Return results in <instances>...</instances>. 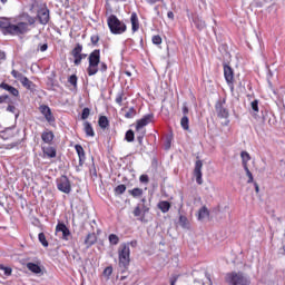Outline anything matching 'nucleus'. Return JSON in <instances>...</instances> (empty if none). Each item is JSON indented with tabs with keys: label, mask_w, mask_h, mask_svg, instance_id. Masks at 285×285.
Instances as JSON below:
<instances>
[{
	"label": "nucleus",
	"mask_w": 285,
	"mask_h": 285,
	"mask_svg": "<svg viewBox=\"0 0 285 285\" xmlns=\"http://www.w3.org/2000/svg\"><path fill=\"white\" fill-rule=\"evenodd\" d=\"M109 244L111 246H117V244H119V236H117L116 234H110L109 235Z\"/></svg>",
	"instance_id": "nucleus-35"
},
{
	"label": "nucleus",
	"mask_w": 285,
	"mask_h": 285,
	"mask_svg": "<svg viewBox=\"0 0 285 285\" xmlns=\"http://www.w3.org/2000/svg\"><path fill=\"white\" fill-rule=\"evenodd\" d=\"M46 50H48V45L47 43L40 46V52H46Z\"/></svg>",
	"instance_id": "nucleus-58"
},
{
	"label": "nucleus",
	"mask_w": 285,
	"mask_h": 285,
	"mask_svg": "<svg viewBox=\"0 0 285 285\" xmlns=\"http://www.w3.org/2000/svg\"><path fill=\"white\" fill-rule=\"evenodd\" d=\"M11 27L12 23L8 19H0V30H2L3 35H10Z\"/></svg>",
	"instance_id": "nucleus-18"
},
{
	"label": "nucleus",
	"mask_w": 285,
	"mask_h": 285,
	"mask_svg": "<svg viewBox=\"0 0 285 285\" xmlns=\"http://www.w3.org/2000/svg\"><path fill=\"white\" fill-rule=\"evenodd\" d=\"M88 57V55H86V53H80V63H81V60L82 59H86Z\"/></svg>",
	"instance_id": "nucleus-62"
},
{
	"label": "nucleus",
	"mask_w": 285,
	"mask_h": 285,
	"mask_svg": "<svg viewBox=\"0 0 285 285\" xmlns=\"http://www.w3.org/2000/svg\"><path fill=\"white\" fill-rule=\"evenodd\" d=\"M254 186H255V191L259 193V185H257V183H255Z\"/></svg>",
	"instance_id": "nucleus-64"
},
{
	"label": "nucleus",
	"mask_w": 285,
	"mask_h": 285,
	"mask_svg": "<svg viewBox=\"0 0 285 285\" xmlns=\"http://www.w3.org/2000/svg\"><path fill=\"white\" fill-rule=\"evenodd\" d=\"M252 110L259 112V102L257 100L252 101Z\"/></svg>",
	"instance_id": "nucleus-47"
},
{
	"label": "nucleus",
	"mask_w": 285,
	"mask_h": 285,
	"mask_svg": "<svg viewBox=\"0 0 285 285\" xmlns=\"http://www.w3.org/2000/svg\"><path fill=\"white\" fill-rule=\"evenodd\" d=\"M7 111L8 112H12V115L16 116V119H19V112L17 111V107L12 106V105H9L7 107Z\"/></svg>",
	"instance_id": "nucleus-42"
},
{
	"label": "nucleus",
	"mask_w": 285,
	"mask_h": 285,
	"mask_svg": "<svg viewBox=\"0 0 285 285\" xmlns=\"http://www.w3.org/2000/svg\"><path fill=\"white\" fill-rule=\"evenodd\" d=\"M153 119H155V115L148 114V115H145L141 119L137 120L136 122L137 132H141L144 127L148 126V124H153Z\"/></svg>",
	"instance_id": "nucleus-9"
},
{
	"label": "nucleus",
	"mask_w": 285,
	"mask_h": 285,
	"mask_svg": "<svg viewBox=\"0 0 285 285\" xmlns=\"http://www.w3.org/2000/svg\"><path fill=\"white\" fill-rule=\"evenodd\" d=\"M130 23L132 32H137L139 30V17H137V12L131 13Z\"/></svg>",
	"instance_id": "nucleus-17"
},
{
	"label": "nucleus",
	"mask_w": 285,
	"mask_h": 285,
	"mask_svg": "<svg viewBox=\"0 0 285 285\" xmlns=\"http://www.w3.org/2000/svg\"><path fill=\"white\" fill-rule=\"evenodd\" d=\"M118 259L120 268H128L130 266V243H122L118 248Z\"/></svg>",
	"instance_id": "nucleus-2"
},
{
	"label": "nucleus",
	"mask_w": 285,
	"mask_h": 285,
	"mask_svg": "<svg viewBox=\"0 0 285 285\" xmlns=\"http://www.w3.org/2000/svg\"><path fill=\"white\" fill-rule=\"evenodd\" d=\"M105 275H112V267H107L104 271Z\"/></svg>",
	"instance_id": "nucleus-55"
},
{
	"label": "nucleus",
	"mask_w": 285,
	"mask_h": 285,
	"mask_svg": "<svg viewBox=\"0 0 285 285\" xmlns=\"http://www.w3.org/2000/svg\"><path fill=\"white\" fill-rule=\"evenodd\" d=\"M137 115V110L134 107H130L128 111H126L125 117L126 119H132Z\"/></svg>",
	"instance_id": "nucleus-37"
},
{
	"label": "nucleus",
	"mask_w": 285,
	"mask_h": 285,
	"mask_svg": "<svg viewBox=\"0 0 285 285\" xmlns=\"http://www.w3.org/2000/svg\"><path fill=\"white\" fill-rule=\"evenodd\" d=\"M20 83L23 86V88H27V90H30L31 92H35V90L37 89L35 82L28 79V77H26Z\"/></svg>",
	"instance_id": "nucleus-22"
},
{
	"label": "nucleus",
	"mask_w": 285,
	"mask_h": 285,
	"mask_svg": "<svg viewBox=\"0 0 285 285\" xmlns=\"http://www.w3.org/2000/svg\"><path fill=\"white\" fill-rule=\"evenodd\" d=\"M158 208L161 210V213H168V210H170V203L163 200L158 203Z\"/></svg>",
	"instance_id": "nucleus-29"
},
{
	"label": "nucleus",
	"mask_w": 285,
	"mask_h": 285,
	"mask_svg": "<svg viewBox=\"0 0 285 285\" xmlns=\"http://www.w3.org/2000/svg\"><path fill=\"white\" fill-rule=\"evenodd\" d=\"M204 167V163L202 160H197L195 164V169H194V175L196 177V181L199 186L204 184L203 174H202V168Z\"/></svg>",
	"instance_id": "nucleus-12"
},
{
	"label": "nucleus",
	"mask_w": 285,
	"mask_h": 285,
	"mask_svg": "<svg viewBox=\"0 0 285 285\" xmlns=\"http://www.w3.org/2000/svg\"><path fill=\"white\" fill-rule=\"evenodd\" d=\"M129 195H132L134 197H141L144 195V189L141 188L130 189Z\"/></svg>",
	"instance_id": "nucleus-34"
},
{
	"label": "nucleus",
	"mask_w": 285,
	"mask_h": 285,
	"mask_svg": "<svg viewBox=\"0 0 285 285\" xmlns=\"http://www.w3.org/2000/svg\"><path fill=\"white\" fill-rule=\"evenodd\" d=\"M27 268L28 271H30L31 273H35L36 275H39L41 273V267L35 263H28Z\"/></svg>",
	"instance_id": "nucleus-27"
},
{
	"label": "nucleus",
	"mask_w": 285,
	"mask_h": 285,
	"mask_svg": "<svg viewBox=\"0 0 285 285\" xmlns=\"http://www.w3.org/2000/svg\"><path fill=\"white\" fill-rule=\"evenodd\" d=\"M0 88L11 94L12 97H19V89L14 88L6 82L0 83Z\"/></svg>",
	"instance_id": "nucleus-15"
},
{
	"label": "nucleus",
	"mask_w": 285,
	"mask_h": 285,
	"mask_svg": "<svg viewBox=\"0 0 285 285\" xmlns=\"http://www.w3.org/2000/svg\"><path fill=\"white\" fill-rule=\"evenodd\" d=\"M138 206H140V210L142 212V217H146V214L150 212V205L148 200H146V198H141Z\"/></svg>",
	"instance_id": "nucleus-21"
},
{
	"label": "nucleus",
	"mask_w": 285,
	"mask_h": 285,
	"mask_svg": "<svg viewBox=\"0 0 285 285\" xmlns=\"http://www.w3.org/2000/svg\"><path fill=\"white\" fill-rule=\"evenodd\" d=\"M178 225L185 230H190V220H188V217L184 215H179Z\"/></svg>",
	"instance_id": "nucleus-19"
},
{
	"label": "nucleus",
	"mask_w": 285,
	"mask_h": 285,
	"mask_svg": "<svg viewBox=\"0 0 285 285\" xmlns=\"http://www.w3.org/2000/svg\"><path fill=\"white\" fill-rule=\"evenodd\" d=\"M244 170L246 173V176L248 177L247 184H253L254 181L253 173H250V169H248V166H245Z\"/></svg>",
	"instance_id": "nucleus-41"
},
{
	"label": "nucleus",
	"mask_w": 285,
	"mask_h": 285,
	"mask_svg": "<svg viewBox=\"0 0 285 285\" xmlns=\"http://www.w3.org/2000/svg\"><path fill=\"white\" fill-rule=\"evenodd\" d=\"M35 18L29 17L28 22H17L16 24H11V28L9 29V35H12L13 37H19V35H26L27 32H30V26H33Z\"/></svg>",
	"instance_id": "nucleus-3"
},
{
	"label": "nucleus",
	"mask_w": 285,
	"mask_h": 285,
	"mask_svg": "<svg viewBox=\"0 0 285 285\" xmlns=\"http://www.w3.org/2000/svg\"><path fill=\"white\" fill-rule=\"evenodd\" d=\"M224 104H226V100L218 101L216 102L215 109L217 112V116L220 117V119H228L229 114H228V109H226V107H224Z\"/></svg>",
	"instance_id": "nucleus-10"
},
{
	"label": "nucleus",
	"mask_w": 285,
	"mask_h": 285,
	"mask_svg": "<svg viewBox=\"0 0 285 285\" xmlns=\"http://www.w3.org/2000/svg\"><path fill=\"white\" fill-rule=\"evenodd\" d=\"M122 101H124V90H120L116 96V104H118V106H121Z\"/></svg>",
	"instance_id": "nucleus-43"
},
{
	"label": "nucleus",
	"mask_w": 285,
	"mask_h": 285,
	"mask_svg": "<svg viewBox=\"0 0 285 285\" xmlns=\"http://www.w3.org/2000/svg\"><path fill=\"white\" fill-rule=\"evenodd\" d=\"M38 239H39L40 244H42V246H45V248H48V240L46 239V234L40 233L38 235Z\"/></svg>",
	"instance_id": "nucleus-39"
},
{
	"label": "nucleus",
	"mask_w": 285,
	"mask_h": 285,
	"mask_svg": "<svg viewBox=\"0 0 285 285\" xmlns=\"http://www.w3.org/2000/svg\"><path fill=\"white\" fill-rule=\"evenodd\" d=\"M83 130L87 137H95V129L92 128V125L89 121L83 122Z\"/></svg>",
	"instance_id": "nucleus-24"
},
{
	"label": "nucleus",
	"mask_w": 285,
	"mask_h": 285,
	"mask_svg": "<svg viewBox=\"0 0 285 285\" xmlns=\"http://www.w3.org/2000/svg\"><path fill=\"white\" fill-rule=\"evenodd\" d=\"M107 23L111 35H124L127 30L126 23L119 20L115 14L108 17Z\"/></svg>",
	"instance_id": "nucleus-4"
},
{
	"label": "nucleus",
	"mask_w": 285,
	"mask_h": 285,
	"mask_svg": "<svg viewBox=\"0 0 285 285\" xmlns=\"http://www.w3.org/2000/svg\"><path fill=\"white\" fill-rule=\"evenodd\" d=\"M37 17L41 26H47V23L50 21V10L48 9V7H41L38 10Z\"/></svg>",
	"instance_id": "nucleus-8"
},
{
	"label": "nucleus",
	"mask_w": 285,
	"mask_h": 285,
	"mask_svg": "<svg viewBox=\"0 0 285 285\" xmlns=\"http://www.w3.org/2000/svg\"><path fill=\"white\" fill-rule=\"evenodd\" d=\"M240 157L243 161V168H246V166H248V161H250V155L248 151H242Z\"/></svg>",
	"instance_id": "nucleus-31"
},
{
	"label": "nucleus",
	"mask_w": 285,
	"mask_h": 285,
	"mask_svg": "<svg viewBox=\"0 0 285 285\" xmlns=\"http://www.w3.org/2000/svg\"><path fill=\"white\" fill-rule=\"evenodd\" d=\"M134 216L135 217H140L139 220L144 222V212L141 210V206H136L134 209Z\"/></svg>",
	"instance_id": "nucleus-33"
},
{
	"label": "nucleus",
	"mask_w": 285,
	"mask_h": 285,
	"mask_svg": "<svg viewBox=\"0 0 285 285\" xmlns=\"http://www.w3.org/2000/svg\"><path fill=\"white\" fill-rule=\"evenodd\" d=\"M224 77L225 80L227 81L230 90H234L235 87L233 86V79H234V73H233V68H230V66L228 65H224Z\"/></svg>",
	"instance_id": "nucleus-11"
},
{
	"label": "nucleus",
	"mask_w": 285,
	"mask_h": 285,
	"mask_svg": "<svg viewBox=\"0 0 285 285\" xmlns=\"http://www.w3.org/2000/svg\"><path fill=\"white\" fill-rule=\"evenodd\" d=\"M144 135H146V131H141V135L137 137V140L139 141V144H141V141H144Z\"/></svg>",
	"instance_id": "nucleus-56"
},
{
	"label": "nucleus",
	"mask_w": 285,
	"mask_h": 285,
	"mask_svg": "<svg viewBox=\"0 0 285 285\" xmlns=\"http://www.w3.org/2000/svg\"><path fill=\"white\" fill-rule=\"evenodd\" d=\"M125 139L126 141L132 142L135 141V131H132L131 129H129L126 135H125Z\"/></svg>",
	"instance_id": "nucleus-38"
},
{
	"label": "nucleus",
	"mask_w": 285,
	"mask_h": 285,
	"mask_svg": "<svg viewBox=\"0 0 285 285\" xmlns=\"http://www.w3.org/2000/svg\"><path fill=\"white\" fill-rule=\"evenodd\" d=\"M147 2H149L151 6L159 2V0H147Z\"/></svg>",
	"instance_id": "nucleus-63"
},
{
	"label": "nucleus",
	"mask_w": 285,
	"mask_h": 285,
	"mask_svg": "<svg viewBox=\"0 0 285 285\" xmlns=\"http://www.w3.org/2000/svg\"><path fill=\"white\" fill-rule=\"evenodd\" d=\"M177 279H178L177 276L171 277V278H170V285L177 284Z\"/></svg>",
	"instance_id": "nucleus-59"
},
{
	"label": "nucleus",
	"mask_w": 285,
	"mask_h": 285,
	"mask_svg": "<svg viewBox=\"0 0 285 285\" xmlns=\"http://www.w3.org/2000/svg\"><path fill=\"white\" fill-rule=\"evenodd\" d=\"M151 41L155 46H161V36L157 35L151 38Z\"/></svg>",
	"instance_id": "nucleus-46"
},
{
	"label": "nucleus",
	"mask_w": 285,
	"mask_h": 285,
	"mask_svg": "<svg viewBox=\"0 0 285 285\" xmlns=\"http://www.w3.org/2000/svg\"><path fill=\"white\" fill-rule=\"evenodd\" d=\"M95 244H97V235H95V233L88 234L85 239V245L87 248H90V246H95Z\"/></svg>",
	"instance_id": "nucleus-20"
},
{
	"label": "nucleus",
	"mask_w": 285,
	"mask_h": 285,
	"mask_svg": "<svg viewBox=\"0 0 285 285\" xmlns=\"http://www.w3.org/2000/svg\"><path fill=\"white\" fill-rule=\"evenodd\" d=\"M83 50V46L78 43L71 51V55L73 57V63L75 66H80L81 65V52Z\"/></svg>",
	"instance_id": "nucleus-13"
},
{
	"label": "nucleus",
	"mask_w": 285,
	"mask_h": 285,
	"mask_svg": "<svg viewBox=\"0 0 285 285\" xmlns=\"http://www.w3.org/2000/svg\"><path fill=\"white\" fill-rule=\"evenodd\" d=\"M3 271V273H4V275L8 277V276H10V275H12V268H10V267H4V269H2Z\"/></svg>",
	"instance_id": "nucleus-52"
},
{
	"label": "nucleus",
	"mask_w": 285,
	"mask_h": 285,
	"mask_svg": "<svg viewBox=\"0 0 285 285\" xmlns=\"http://www.w3.org/2000/svg\"><path fill=\"white\" fill-rule=\"evenodd\" d=\"M8 101V95L0 96V104H6Z\"/></svg>",
	"instance_id": "nucleus-54"
},
{
	"label": "nucleus",
	"mask_w": 285,
	"mask_h": 285,
	"mask_svg": "<svg viewBox=\"0 0 285 285\" xmlns=\"http://www.w3.org/2000/svg\"><path fill=\"white\" fill-rule=\"evenodd\" d=\"M126 193V185H118L115 188V194L116 195H124Z\"/></svg>",
	"instance_id": "nucleus-40"
},
{
	"label": "nucleus",
	"mask_w": 285,
	"mask_h": 285,
	"mask_svg": "<svg viewBox=\"0 0 285 285\" xmlns=\"http://www.w3.org/2000/svg\"><path fill=\"white\" fill-rule=\"evenodd\" d=\"M139 180L141 184H148L149 181L148 175H141Z\"/></svg>",
	"instance_id": "nucleus-51"
},
{
	"label": "nucleus",
	"mask_w": 285,
	"mask_h": 285,
	"mask_svg": "<svg viewBox=\"0 0 285 285\" xmlns=\"http://www.w3.org/2000/svg\"><path fill=\"white\" fill-rule=\"evenodd\" d=\"M90 117V108L86 107L82 109L81 119L86 120Z\"/></svg>",
	"instance_id": "nucleus-45"
},
{
	"label": "nucleus",
	"mask_w": 285,
	"mask_h": 285,
	"mask_svg": "<svg viewBox=\"0 0 285 285\" xmlns=\"http://www.w3.org/2000/svg\"><path fill=\"white\" fill-rule=\"evenodd\" d=\"M57 188L60 190V193H65L66 195H70L72 190L70 180L66 176H61L57 179Z\"/></svg>",
	"instance_id": "nucleus-6"
},
{
	"label": "nucleus",
	"mask_w": 285,
	"mask_h": 285,
	"mask_svg": "<svg viewBox=\"0 0 285 285\" xmlns=\"http://www.w3.org/2000/svg\"><path fill=\"white\" fill-rule=\"evenodd\" d=\"M89 66L87 68V73L89 77H94V75H97L99 72V63H100V70L101 72H106L108 70V65L106 62H101V52L99 49L94 50L88 58Z\"/></svg>",
	"instance_id": "nucleus-1"
},
{
	"label": "nucleus",
	"mask_w": 285,
	"mask_h": 285,
	"mask_svg": "<svg viewBox=\"0 0 285 285\" xmlns=\"http://www.w3.org/2000/svg\"><path fill=\"white\" fill-rule=\"evenodd\" d=\"M75 150L79 157L80 165L86 161V151L83 150V147L81 145H76Z\"/></svg>",
	"instance_id": "nucleus-23"
},
{
	"label": "nucleus",
	"mask_w": 285,
	"mask_h": 285,
	"mask_svg": "<svg viewBox=\"0 0 285 285\" xmlns=\"http://www.w3.org/2000/svg\"><path fill=\"white\" fill-rule=\"evenodd\" d=\"M210 216V212H208V208L204 206L203 208L199 209L198 212V219H206Z\"/></svg>",
	"instance_id": "nucleus-28"
},
{
	"label": "nucleus",
	"mask_w": 285,
	"mask_h": 285,
	"mask_svg": "<svg viewBox=\"0 0 285 285\" xmlns=\"http://www.w3.org/2000/svg\"><path fill=\"white\" fill-rule=\"evenodd\" d=\"M41 139L45 144H52V141L55 140V132H52L51 130H45L41 134Z\"/></svg>",
	"instance_id": "nucleus-16"
},
{
	"label": "nucleus",
	"mask_w": 285,
	"mask_h": 285,
	"mask_svg": "<svg viewBox=\"0 0 285 285\" xmlns=\"http://www.w3.org/2000/svg\"><path fill=\"white\" fill-rule=\"evenodd\" d=\"M43 154L47 155L50 159H53V157H57V149L53 147H43Z\"/></svg>",
	"instance_id": "nucleus-26"
},
{
	"label": "nucleus",
	"mask_w": 285,
	"mask_h": 285,
	"mask_svg": "<svg viewBox=\"0 0 285 285\" xmlns=\"http://www.w3.org/2000/svg\"><path fill=\"white\" fill-rule=\"evenodd\" d=\"M188 112V107L187 106H184L183 107V115H186Z\"/></svg>",
	"instance_id": "nucleus-61"
},
{
	"label": "nucleus",
	"mask_w": 285,
	"mask_h": 285,
	"mask_svg": "<svg viewBox=\"0 0 285 285\" xmlns=\"http://www.w3.org/2000/svg\"><path fill=\"white\" fill-rule=\"evenodd\" d=\"M69 83L71 86H73V88H77V81H78V78H77V75H71L68 79Z\"/></svg>",
	"instance_id": "nucleus-44"
},
{
	"label": "nucleus",
	"mask_w": 285,
	"mask_h": 285,
	"mask_svg": "<svg viewBox=\"0 0 285 285\" xmlns=\"http://www.w3.org/2000/svg\"><path fill=\"white\" fill-rule=\"evenodd\" d=\"M39 110L49 124H52V121H55V116H52V110L50 109V107H48L47 105H41L39 107Z\"/></svg>",
	"instance_id": "nucleus-14"
},
{
	"label": "nucleus",
	"mask_w": 285,
	"mask_h": 285,
	"mask_svg": "<svg viewBox=\"0 0 285 285\" xmlns=\"http://www.w3.org/2000/svg\"><path fill=\"white\" fill-rule=\"evenodd\" d=\"M12 130H13V127H8L4 130H1V125H0V132H3L4 135L8 132L12 137Z\"/></svg>",
	"instance_id": "nucleus-50"
},
{
	"label": "nucleus",
	"mask_w": 285,
	"mask_h": 285,
	"mask_svg": "<svg viewBox=\"0 0 285 285\" xmlns=\"http://www.w3.org/2000/svg\"><path fill=\"white\" fill-rule=\"evenodd\" d=\"M98 125L102 130H106L108 126H110V121L108 120V117L106 116H100L98 120Z\"/></svg>",
	"instance_id": "nucleus-25"
},
{
	"label": "nucleus",
	"mask_w": 285,
	"mask_h": 285,
	"mask_svg": "<svg viewBox=\"0 0 285 285\" xmlns=\"http://www.w3.org/2000/svg\"><path fill=\"white\" fill-rule=\"evenodd\" d=\"M90 39H91V43L94 46H97V43H99V36L98 35H92Z\"/></svg>",
	"instance_id": "nucleus-49"
},
{
	"label": "nucleus",
	"mask_w": 285,
	"mask_h": 285,
	"mask_svg": "<svg viewBox=\"0 0 285 285\" xmlns=\"http://www.w3.org/2000/svg\"><path fill=\"white\" fill-rule=\"evenodd\" d=\"M194 24L198 30H204V28H206V22L199 17L194 19Z\"/></svg>",
	"instance_id": "nucleus-30"
},
{
	"label": "nucleus",
	"mask_w": 285,
	"mask_h": 285,
	"mask_svg": "<svg viewBox=\"0 0 285 285\" xmlns=\"http://www.w3.org/2000/svg\"><path fill=\"white\" fill-rule=\"evenodd\" d=\"M0 61H6V53L0 51Z\"/></svg>",
	"instance_id": "nucleus-60"
},
{
	"label": "nucleus",
	"mask_w": 285,
	"mask_h": 285,
	"mask_svg": "<svg viewBox=\"0 0 285 285\" xmlns=\"http://www.w3.org/2000/svg\"><path fill=\"white\" fill-rule=\"evenodd\" d=\"M226 282L229 285H249L250 282L242 273H230L226 276Z\"/></svg>",
	"instance_id": "nucleus-5"
},
{
	"label": "nucleus",
	"mask_w": 285,
	"mask_h": 285,
	"mask_svg": "<svg viewBox=\"0 0 285 285\" xmlns=\"http://www.w3.org/2000/svg\"><path fill=\"white\" fill-rule=\"evenodd\" d=\"M255 3L258 8H262L266 3V0H255Z\"/></svg>",
	"instance_id": "nucleus-53"
},
{
	"label": "nucleus",
	"mask_w": 285,
	"mask_h": 285,
	"mask_svg": "<svg viewBox=\"0 0 285 285\" xmlns=\"http://www.w3.org/2000/svg\"><path fill=\"white\" fill-rule=\"evenodd\" d=\"M56 235H58V237H60V239H63L65 242L70 240V237H71L70 229L63 223L57 224Z\"/></svg>",
	"instance_id": "nucleus-7"
},
{
	"label": "nucleus",
	"mask_w": 285,
	"mask_h": 285,
	"mask_svg": "<svg viewBox=\"0 0 285 285\" xmlns=\"http://www.w3.org/2000/svg\"><path fill=\"white\" fill-rule=\"evenodd\" d=\"M11 76L13 77V79H17L18 81H20V83L26 78V76H23V73L19 72L18 70H14V69L11 71Z\"/></svg>",
	"instance_id": "nucleus-32"
},
{
	"label": "nucleus",
	"mask_w": 285,
	"mask_h": 285,
	"mask_svg": "<svg viewBox=\"0 0 285 285\" xmlns=\"http://www.w3.org/2000/svg\"><path fill=\"white\" fill-rule=\"evenodd\" d=\"M171 144H173V136H169V138L165 142V150H170Z\"/></svg>",
	"instance_id": "nucleus-48"
},
{
	"label": "nucleus",
	"mask_w": 285,
	"mask_h": 285,
	"mask_svg": "<svg viewBox=\"0 0 285 285\" xmlns=\"http://www.w3.org/2000/svg\"><path fill=\"white\" fill-rule=\"evenodd\" d=\"M167 17L168 19H170L171 21L175 20V13L173 11L167 12Z\"/></svg>",
	"instance_id": "nucleus-57"
},
{
	"label": "nucleus",
	"mask_w": 285,
	"mask_h": 285,
	"mask_svg": "<svg viewBox=\"0 0 285 285\" xmlns=\"http://www.w3.org/2000/svg\"><path fill=\"white\" fill-rule=\"evenodd\" d=\"M180 126L184 130H188L189 128V119H188V116H184L181 119H180Z\"/></svg>",
	"instance_id": "nucleus-36"
}]
</instances>
